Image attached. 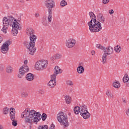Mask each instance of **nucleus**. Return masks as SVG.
<instances>
[{"label": "nucleus", "mask_w": 129, "mask_h": 129, "mask_svg": "<svg viewBox=\"0 0 129 129\" xmlns=\"http://www.w3.org/2000/svg\"><path fill=\"white\" fill-rule=\"evenodd\" d=\"M67 85H70V86H72L73 85V82L70 80H68L67 81Z\"/></svg>", "instance_id": "ea45409f"}, {"label": "nucleus", "mask_w": 129, "mask_h": 129, "mask_svg": "<svg viewBox=\"0 0 129 129\" xmlns=\"http://www.w3.org/2000/svg\"><path fill=\"white\" fill-rule=\"evenodd\" d=\"M80 109L81 108L79 106H76L74 109V111L76 114H78L80 112Z\"/></svg>", "instance_id": "393cba45"}, {"label": "nucleus", "mask_w": 129, "mask_h": 129, "mask_svg": "<svg viewBox=\"0 0 129 129\" xmlns=\"http://www.w3.org/2000/svg\"><path fill=\"white\" fill-rule=\"evenodd\" d=\"M11 27L17 30H21V29H22L21 27H20V23H19L16 19H14L13 21H12V24Z\"/></svg>", "instance_id": "f8f14e48"}, {"label": "nucleus", "mask_w": 129, "mask_h": 129, "mask_svg": "<svg viewBox=\"0 0 129 129\" xmlns=\"http://www.w3.org/2000/svg\"><path fill=\"white\" fill-rule=\"evenodd\" d=\"M49 129H55V125L51 124Z\"/></svg>", "instance_id": "a18cd8bd"}, {"label": "nucleus", "mask_w": 129, "mask_h": 129, "mask_svg": "<svg viewBox=\"0 0 129 129\" xmlns=\"http://www.w3.org/2000/svg\"><path fill=\"white\" fill-rule=\"evenodd\" d=\"M15 18L12 16H9L7 17H4L3 19V28L2 29V32L4 34H7V31L8 28L10 26H11L13 22H14Z\"/></svg>", "instance_id": "39448f33"}, {"label": "nucleus", "mask_w": 129, "mask_h": 129, "mask_svg": "<svg viewBox=\"0 0 129 129\" xmlns=\"http://www.w3.org/2000/svg\"><path fill=\"white\" fill-rule=\"evenodd\" d=\"M10 118H14L16 116V111H15V108H11L10 111Z\"/></svg>", "instance_id": "6ab92c4d"}, {"label": "nucleus", "mask_w": 129, "mask_h": 129, "mask_svg": "<svg viewBox=\"0 0 129 129\" xmlns=\"http://www.w3.org/2000/svg\"><path fill=\"white\" fill-rule=\"evenodd\" d=\"M0 129H4V126L2 124H0Z\"/></svg>", "instance_id": "3c124183"}, {"label": "nucleus", "mask_w": 129, "mask_h": 129, "mask_svg": "<svg viewBox=\"0 0 129 129\" xmlns=\"http://www.w3.org/2000/svg\"><path fill=\"white\" fill-rule=\"evenodd\" d=\"M44 7L47 10L48 17L47 21L48 23L52 22V14H53V9H55L56 5L54 0H45L44 1Z\"/></svg>", "instance_id": "20e7f679"}, {"label": "nucleus", "mask_w": 129, "mask_h": 129, "mask_svg": "<svg viewBox=\"0 0 129 129\" xmlns=\"http://www.w3.org/2000/svg\"><path fill=\"white\" fill-rule=\"evenodd\" d=\"M54 56H55L56 60H58V59L62 58V54L60 53H56L54 54Z\"/></svg>", "instance_id": "72a5a7b5"}, {"label": "nucleus", "mask_w": 129, "mask_h": 129, "mask_svg": "<svg viewBox=\"0 0 129 129\" xmlns=\"http://www.w3.org/2000/svg\"><path fill=\"white\" fill-rule=\"evenodd\" d=\"M57 119L61 125H64L66 127L69 126L68 122V117L64 112H60L57 115Z\"/></svg>", "instance_id": "423d86ee"}, {"label": "nucleus", "mask_w": 129, "mask_h": 129, "mask_svg": "<svg viewBox=\"0 0 129 129\" xmlns=\"http://www.w3.org/2000/svg\"><path fill=\"white\" fill-rule=\"evenodd\" d=\"M114 13V11H113V10H109V13L110 14V15H112L113 13Z\"/></svg>", "instance_id": "37998d69"}, {"label": "nucleus", "mask_w": 129, "mask_h": 129, "mask_svg": "<svg viewBox=\"0 0 129 129\" xmlns=\"http://www.w3.org/2000/svg\"><path fill=\"white\" fill-rule=\"evenodd\" d=\"M25 75L24 72H22V71H19V73L18 74L19 78H23V76Z\"/></svg>", "instance_id": "58836bf2"}, {"label": "nucleus", "mask_w": 129, "mask_h": 129, "mask_svg": "<svg viewBox=\"0 0 129 129\" xmlns=\"http://www.w3.org/2000/svg\"><path fill=\"white\" fill-rule=\"evenodd\" d=\"M26 34L28 37L34 36L35 35V30L32 28H28L26 29Z\"/></svg>", "instance_id": "ddd939ff"}, {"label": "nucleus", "mask_w": 129, "mask_h": 129, "mask_svg": "<svg viewBox=\"0 0 129 129\" xmlns=\"http://www.w3.org/2000/svg\"><path fill=\"white\" fill-rule=\"evenodd\" d=\"M128 40H129V39H127V41H128Z\"/></svg>", "instance_id": "6e6d98bb"}, {"label": "nucleus", "mask_w": 129, "mask_h": 129, "mask_svg": "<svg viewBox=\"0 0 129 129\" xmlns=\"http://www.w3.org/2000/svg\"><path fill=\"white\" fill-rule=\"evenodd\" d=\"M10 112V109L8 107H5L3 109V113L4 114H8Z\"/></svg>", "instance_id": "473e14b6"}, {"label": "nucleus", "mask_w": 129, "mask_h": 129, "mask_svg": "<svg viewBox=\"0 0 129 129\" xmlns=\"http://www.w3.org/2000/svg\"><path fill=\"white\" fill-rule=\"evenodd\" d=\"M2 42H3V38L0 36V43H2Z\"/></svg>", "instance_id": "603ef678"}, {"label": "nucleus", "mask_w": 129, "mask_h": 129, "mask_svg": "<svg viewBox=\"0 0 129 129\" xmlns=\"http://www.w3.org/2000/svg\"><path fill=\"white\" fill-rule=\"evenodd\" d=\"M24 64L25 65H27V64H28V60H27V59L25 60L24 61Z\"/></svg>", "instance_id": "09e8293b"}, {"label": "nucleus", "mask_w": 129, "mask_h": 129, "mask_svg": "<svg viewBox=\"0 0 129 129\" xmlns=\"http://www.w3.org/2000/svg\"><path fill=\"white\" fill-rule=\"evenodd\" d=\"M21 116L22 118H24V122L26 124L29 125H32L34 122L37 124L38 121H40V116H41V112H36L34 110H31L30 108H26L25 110L21 113Z\"/></svg>", "instance_id": "f257e3e1"}, {"label": "nucleus", "mask_w": 129, "mask_h": 129, "mask_svg": "<svg viewBox=\"0 0 129 129\" xmlns=\"http://www.w3.org/2000/svg\"><path fill=\"white\" fill-rule=\"evenodd\" d=\"M106 94L109 98H113L114 97L113 94L109 90H107Z\"/></svg>", "instance_id": "4be33fe9"}, {"label": "nucleus", "mask_w": 129, "mask_h": 129, "mask_svg": "<svg viewBox=\"0 0 129 129\" xmlns=\"http://www.w3.org/2000/svg\"><path fill=\"white\" fill-rule=\"evenodd\" d=\"M26 79L28 81H32L34 80V75L31 73H29L26 75Z\"/></svg>", "instance_id": "a211bd4d"}, {"label": "nucleus", "mask_w": 129, "mask_h": 129, "mask_svg": "<svg viewBox=\"0 0 129 129\" xmlns=\"http://www.w3.org/2000/svg\"><path fill=\"white\" fill-rule=\"evenodd\" d=\"M102 3L104 5H106L109 3V0H103Z\"/></svg>", "instance_id": "a19ab883"}, {"label": "nucleus", "mask_w": 129, "mask_h": 129, "mask_svg": "<svg viewBox=\"0 0 129 129\" xmlns=\"http://www.w3.org/2000/svg\"><path fill=\"white\" fill-rule=\"evenodd\" d=\"M18 29H16V28H12V34L13 36H17L18 35Z\"/></svg>", "instance_id": "cd10ccee"}, {"label": "nucleus", "mask_w": 129, "mask_h": 129, "mask_svg": "<svg viewBox=\"0 0 129 129\" xmlns=\"http://www.w3.org/2000/svg\"><path fill=\"white\" fill-rule=\"evenodd\" d=\"M11 45L9 41H7L5 42L1 47V52L3 53V54H6L9 51V46Z\"/></svg>", "instance_id": "9b49d317"}, {"label": "nucleus", "mask_w": 129, "mask_h": 129, "mask_svg": "<svg viewBox=\"0 0 129 129\" xmlns=\"http://www.w3.org/2000/svg\"><path fill=\"white\" fill-rule=\"evenodd\" d=\"M77 71L79 74H82L84 72V68L82 66H79L77 69Z\"/></svg>", "instance_id": "412c9836"}, {"label": "nucleus", "mask_w": 129, "mask_h": 129, "mask_svg": "<svg viewBox=\"0 0 129 129\" xmlns=\"http://www.w3.org/2000/svg\"><path fill=\"white\" fill-rule=\"evenodd\" d=\"M80 115H81V116H83L84 119H88V118H89V117H90V113H89L88 111L81 112Z\"/></svg>", "instance_id": "4468645a"}, {"label": "nucleus", "mask_w": 129, "mask_h": 129, "mask_svg": "<svg viewBox=\"0 0 129 129\" xmlns=\"http://www.w3.org/2000/svg\"><path fill=\"white\" fill-rule=\"evenodd\" d=\"M6 72L7 73H8V74H12L13 72H14V69L13 68V67L11 66H8L6 68Z\"/></svg>", "instance_id": "aec40b11"}, {"label": "nucleus", "mask_w": 129, "mask_h": 129, "mask_svg": "<svg viewBox=\"0 0 129 129\" xmlns=\"http://www.w3.org/2000/svg\"><path fill=\"white\" fill-rule=\"evenodd\" d=\"M15 117H13V119L12 117L10 118L12 121V125H13V126H17V125H18V123L17 122V120L15 119Z\"/></svg>", "instance_id": "c85d7f7f"}, {"label": "nucleus", "mask_w": 129, "mask_h": 129, "mask_svg": "<svg viewBox=\"0 0 129 129\" xmlns=\"http://www.w3.org/2000/svg\"><path fill=\"white\" fill-rule=\"evenodd\" d=\"M98 19L99 22H100V23H101L102 24H103V23L105 22V18H104V16H103V15L101 14H98Z\"/></svg>", "instance_id": "dca6fc26"}, {"label": "nucleus", "mask_w": 129, "mask_h": 129, "mask_svg": "<svg viewBox=\"0 0 129 129\" xmlns=\"http://www.w3.org/2000/svg\"><path fill=\"white\" fill-rule=\"evenodd\" d=\"M126 114L127 116H129V108L126 111Z\"/></svg>", "instance_id": "49530a36"}, {"label": "nucleus", "mask_w": 129, "mask_h": 129, "mask_svg": "<svg viewBox=\"0 0 129 129\" xmlns=\"http://www.w3.org/2000/svg\"><path fill=\"white\" fill-rule=\"evenodd\" d=\"M86 111H88V110L87 109V106L85 105H83L81 106V112H85Z\"/></svg>", "instance_id": "b1692460"}, {"label": "nucleus", "mask_w": 129, "mask_h": 129, "mask_svg": "<svg viewBox=\"0 0 129 129\" xmlns=\"http://www.w3.org/2000/svg\"><path fill=\"white\" fill-rule=\"evenodd\" d=\"M54 74H55L56 76L58 74H60V73H62V70H61L59 67L56 66L54 68Z\"/></svg>", "instance_id": "f3484780"}, {"label": "nucleus", "mask_w": 129, "mask_h": 129, "mask_svg": "<svg viewBox=\"0 0 129 129\" xmlns=\"http://www.w3.org/2000/svg\"><path fill=\"white\" fill-rule=\"evenodd\" d=\"M122 80H123V82L124 83H126L128 82L129 78H128V76L127 75V74L124 75Z\"/></svg>", "instance_id": "a878e982"}, {"label": "nucleus", "mask_w": 129, "mask_h": 129, "mask_svg": "<svg viewBox=\"0 0 129 129\" xmlns=\"http://www.w3.org/2000/svg\"><path fill=\"white\" fill-rule=\"evenodd\" d=\"M60 5L61 7H65V6H67V2L64 0H62L60 2Z\"/></svg>", "instance_id": "e433bc0d"}, {"label": "nucleus", "mask_w": 129, "mask_h": 129, "mask_svg": "<svg viewBox=\"0 0 129 129\" xmlns=\"http://www.w3.org/2000/svg\"><path fill=\"white\" fill-rule=\"evenodd\" d=\"M113 86L115 88H118L120 87V85L119 82H115L113 83Z\"/></svg>", "instance_id": "c756f323"}, {"label": "nucleus", "mask_w": 129, "mask_h": 129, "mask_svg": "<svg viewBox=\"0 0 129 129\" xmlns=\"http://www.w3.org/2000/svg\"><path fill=\"white\" fill-rule=\"evenodd\" d=\"M91 54H92V56H94V55H95V51L94 50L92 51Z\"/></svg>", "instance_id": "de8ad7c7"}, {"label": "nucleus", "mask_w": 129, "mask_h": 129, "mask_svg": "<svg viewBox=\"0 0 129 129\" xmlns=\"http://www.w3.org/2000/svg\"><path fill=\"white\" fill-rule=\"evenodd\" d=\"M123 102L124 103H126V100H123Z\"/></svg>", "instance_id": "864d4df0"}, {"label": "nucleus", "mask_w": 129, "mask_h": 129, "mask_svg": "<svg viewBox=\"0 0 129 129\" xmlns=\"http://www.w3.org/2000/svg\"><path fill=\"white\" fill-rule=\"evenodd\" d=\"M71 97L69 96H66L64 97V100L67 104L71 103Z\"/></svg>", "instance_id": "5701e85b"}, {"label": "nucleus", "mask_w": 129, "mask_h": 129, "mask_svg": "<svg viewBox=\"0 0 129 129\" xmlns=\"http://www.w3.org/2000/svg\"><path fill=\"white\" fill-rule=\"evenodd\" d=\"M29 67L23 65L22 67H20L19 71H21V72H23V73L25 74V73H27V72H29Z\"/></svg>", "instance_id": "2eb2a0df"}, {"label": "nucleus", "mask_w": 129, "mask_h": 129, "mask_svg": "<svg viewBox=\"0 0 129 129\" xmlns=\"http://www.w3.org/2000/svg\"><path fill=\"white\" fill-rule=\"evenodd\" d=\"M114 50L117 53H119L120 51H121V48H120V46H118V45H117L115 46Z\"/></svg>", "instance_id": "2f4dec72"}, {"label": "nucleus", "mask_w": 129, "mask_h": 129, "mask_svg": "<svg viewBox=\"0 0 129 129\" xmlns=\"http://www.w3.org/2000/svg\"><path fill=\"white\" fill-rule=\"evenodd\" d=\"M96 48H97L98 49H100L101 50H102V51H104L105 47L99 44L96 45Z\"/></svg>", "instance_id": "f704fd0d"}, {"label": "nucleus", "mask_w": 129, "mask_h": 129, "mask_svg": "<svg viewBox=\"0 0 129 129\" xmlns=\"http://www.w3.org/2000/svg\"><path fill=\"white\" fill-rule=\"evenodd\" d=\"M41 118H42L43 121H45V120H46V118H47V114H46V113H43L42 114Z\"/></svg>", "instance_id": "4c0bfd02"}, {"label": "nucleus", "mask_w": 129, "mask_h": 129, "mask_svg": "<svg viewBox=\"0 0 129 129\" xmlns=\"http://www.w3.org/2000/svg\"><path fill=\"white\" fill-rule=\"evenodd\" d=\"M89 17L91 19L90 22L88 23V26L89 27V30L92 33H97L102 30L101 23L96 20V16L92 12L89 13Z\"/></svg>", "instance_id": "f03ea898"}, {"label": "nucleus", "mask_w": 129, "mask_h": 129, "mask_svg": "<svg viewBox=\"0 0 129 129\" xmlns=\"http://www.w3.org/2000/svg\"><path fill=\"white\" fill-rule=\"evenodd\" d=\"M104 52H105L102 56V62L103 64L106 63V57L111 54H113V48L111 46H109L107 47H104Z\"/></svg>", "instance_id": "0eeeda50"}, {"label": "nucleus", "mask_w": 129, "mask_h": 129, "mask_svg": "<svg viewBox=\"0 0 129 129\" xmlns=\"http://www.w3.org/2000/svg\"><path fill=\"white\" fill-rule=\"evenodd\" d=\"M56 75L53 74L51 76V80L48 83L47 85L49 88H54L56 86Z\"/></svg>", "instance_id": "1a4fd4ad"}, {"label": "nucleus", "mask_w": 129, "mask_h": 129, "mask_svg": "<svg viewBox=\"0 0 129 129\" xmlns=\"http://www.w3.org/2000/svg\"><path fill=\"white\" fill-rule=\"evenodd\" d=\"M84 65V64L83 62H80L79 63V66H82L83 67V66Z\"/></svg>", "instance_id": "8fccbe9b"}, {"label": "nucleus", "mask_w": 129, "mask_h": 129, "mask_svg": "<svg viewBox=\"0 0 129 129\" xmlns=\"http://www.w3.org/2000/svg\"><path fill=\"white\" fill-rule=\"evenodd\" d=\"M69 114V115H70H70H71V113H69V114Z\"/></svg>", "instance_id": "5fc2aeb1"}, {"label": "nucleus", "mask_w": 129, "mask_h": 129, "mask_svg": "<svg viewBox=\"0 0 129 129\" xmlns=\"http://www.w3.org/2000/svg\"><path fill=\"white\" fill-rule=\"evenodd\" d=\"M41 23H42L43 26H48V24H49V23L47 21V19H46V18H43L42 19Z\"/></svg>", "instance_id": "bb28decb"}, {"label": "nucleus", "mask_w": 129, "mask_h": 129, "mask_svg": "<svg viewBox=\"0 0 129 129\" xmlns=\"http://www.w3.org/2000/svg\"><path fill=\"white\" fill-rule=\"evenodd\" d=\"M29 42L25 41L24 44L28 49V54L31 56H34V55H35V53H36V51H37V48L35 47V44L37 40V36L34 35L29 36Z\"/></svg>", "instance_id": "7ed1b4c3"}, {"label": "nucleus", "mask_w": 129, "mask_h": 129, "mask_svg": "<svg viewBox=\"0 0 129 129\" xmlns=\"http://www.w3.org/2000/svg\"><path fill=\"white\" fill-rule=\"evenodd\" d=\"M76 45V40L73 38H70L66 41V46L67 48H73Z\"/></svg>", "instance_id": "9d476101"}, {"label": "nucleus", "mask_w": 129, "mask_h": 129, "mask_svg": "<svg viewBox=\"0 0 129 129\" xmlns=\"http://www.w3.org/2000/svg\"><path fill=\"white\" fill-rule=\"evenodd\" d=\"M50 60H51V61H54V60H56V57L55 56V55H54L51 57H50Z\"/></svg>", "instance_id": "79ce46f5"}, {"label": "nucleus", "mask_w": 129, "mask_h": 129, "mask_svg": "<svg viewBox=\"0 0 129 129\" xmlns=\"http://www.w3.org/2000/svg\"><path fill=\"white\" fill-rule=\"evenodd\" d=\"M48 127L47 125H39L38 129H48Z\"/></svg>", "instance_id": "c9c22d12"}, {"label": "nucleus", "mask_w": 129, "mask_h": 129, "mask_svg": "<svg viewBox=\"0 0 129 129\" xmlns=\"http://www.w3.org/2000/svg\"><path fill=\"white\" fill-rule=\"evenodd\" d=\"M28 96L29 94L27 92H23L21 94V97H23L24 98L28 97Z\"/></svg>", "instance_id": "7c9ffc66"}, {"label": "nucleus", "mask_w": 129, "mask_h": 129, "mask_svg": "<svg viewBox=\"0 0 129 129\" xmlns=\"http://www.w3.org/2000/svg\"><path fill=\"white\" fill-rule=\"evenodd\" d=\"M48 66V61L45 60H40L37 61L35 65V69L38 71H42L46 69Z\"/></svg>", "instance_id": "6e6552de"}, {"label": "nucleus", "mask_w": 129, "mask_h": 129, "mask_svg": "<svg viewBox=\"0 0 129 129\" xmlns=\"http://www.w3.org/2000/svg\"><path fill=\"white\" fill-rule=\"evenodd\" d=\"M35 18H39V17H40V14H39V13H36L34 15Z\"/></svg>", "instance_id": "c03bdc74"}]
</instances>
